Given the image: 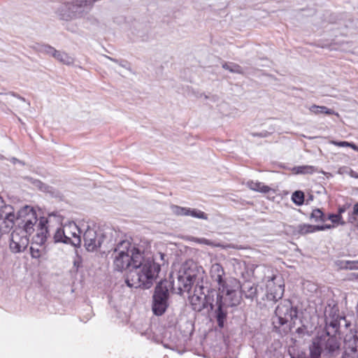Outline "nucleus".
Segmentation results:
<instances>
[{
    "label": "nucleus",
    "instance_id": "nucleus-1",
    "mask_svg": "<svg viewBox=\"0 0 358 358\" xmlns=\"http://www.w3.org/2000/svg\"><path fill=\"white\" fill-rule=\"evenodd\" d=\"M112 257L115 268H161L166 264L164 253L152 255L149 251H141L129 240L120 241Z\"/></svg>",
    "mask_w": 358,
    "mask_h": 358
},
{
    "label": "nucleus",
    "instance_id": "nucleus-2",
    "mask_svg": "<svg viewBox=\"0 0 358 358\" xmlns=\"http://www.w3.org/2000/svg\"><path fill=\"white\" fill-rule=\"evenodd\" d=\"M38 219L33 208L26 206L17 213L16 228L10 235V249L14 253L23 252L29 244L28 236L34 231Z\"/></svg>",
    "mask_w": 358,
    "mask_h": 358
},
{
    "label": "nucleus",
    "instance_id": "nucleus-3",
    "mask_svg": "<svg viewBox=\"0 0 358 358\" xmlns=\"http://www.w3.org/2000/svg\"><path fill=\"white\" fill-rule=\"evenodd\" d=\"M218 272L216 281L217 282L220 287L219 289H222V293L225 294V301L228 299H230V302L227 304L223 301V296L222 295H217L215 306L216 309L215 310V317L217 322V324L220 327H224V321L227 319V308L229 306H233L236 305L239 302L238 297L236 296V289L239 287L238 283L234 280V285L231 288L228 287V284L226 283V281L223 279L222 274L220 273L221 271L222 273H224V270H217Z\"/></svg>",
    "mask_w": 358,
    "mask_h": 358
},
{
    "label": "nucleus",
    "instance_id": "nucleus-4",
    "mask_svg": "<svg viewBox=\"0 0 358 358\" xmlns=\"http://www.w3.org/2000/svg\"><path fill=\"white\" fill-rule=\"evenodd\" d=\"M161 270H129L125 282L129 287L148 289Z\"/></svg>",
    "mask_w": 358,
    "mask_h": 358
},
{
    "label": "nucleus",
    "instance_id": "nucleus-5",
    "mask_svg": "<svg viewBox=\"0 0 358 358\" xmlns=\"http://www.w3.org/2000/svg\"><path fill=\"white\" fill-rule=\"evenodd\" d=\"M189 270L171 271L169 274L170 284L173 289H178L177 293L182 294L183 292L190 293L192 287L194 285L196 278L194 273H190Z\"/></svg>",
    "mask_w": 358,
    "mask_h": 358
},
{
    "label": "nucleus",
    "instance_id": "nucleus-6",
    "mask_svg": "<svg viewBox=\"0 0 358 358\" xmlns=\"http://www.w3.org/2000/svg\"><path fill=\"white\" fill-rule=\"evenodd\" d=\"M169 287V282L165 280H161L155 289L152 309L155 315H163L168 307Z\"/></svg>",
    "mask_w": 358,
    "mask_h": 358
},
{
    "label": "nucleus",
    "instance_id": "nucleus-7",
    "mask_svg": "<svg viewBox=\"0 0 358 358\" xmlns=\"http://www.w3.org/2000/svg\"><path fill=\"white\" fill-rule=\"evenodd\" d=\"M312 346L317 348L320 353L323 351L330 357L336 356L340 352L339 341L336 336L331 335L329 330L318 336Z\"/></svg>",
    "mask_w": 358,
    "mask_h": 358
},
{
    "label": "nucleus",
    "instance_id": "nucleus-8",
    "mask_svg": "<svg viewBox=\"0 0 358 358\" xmlns=\"http://www.w3.org/2000/svg\"><path fill=\"white\" fill-rule=\"evenodd\" d=\"M49 222L50 221L44 217H41L39 220L38 227L40 228V232L38 233V236L41 237V241H45L48 236H50L51 233H52L55 243H69V238L66 236L64 226L63 227H59L53 229L49 224Z\"/></svg>",
    "mask_w": 358,
    "mask_h": 358
},
{
    "label": "nucleus",
    "instance_id": "nucleus-9",
    "mask_svg": "<svg viewBox=\"0 0 358 358\" xmlns=\"http://www.w3.org/2000/svg\"><path fill=\"white\" fill-rule=\"evenodd\" d=\"M297 313L296 308L293 307L291 301L284 300L275 308L273 323L282 326L289 322H294L297 318Z\"/></svg>",
    "mask_w": 358,
    "mask_h": 358
},
{
    "label": "nucleus",
    "instance_id": "nucleus-10",
    "mask_svg": "<svg viewBox=\"0 0 358 358\" xmlns=\"http://www.w3.org/2000/svg\"><path fill=\"white\" fill-rule=\"evenodd\" d=\"M17 217L13 213V207L10 205H5L1 197H0V229L1 234L8 232L15 224L17 225Z\"/></svg>",
    "mask_w": 358,
    "mask_h": 358
},
{
    "label": "nucleus",
    "instance_id": "nucleus-11",
    "mask_svg": "<svg viewBox=\"0 0 358 358\" xmlns=\"http://www.w3.org/2000/svg\"><path fill=\"white\" fill-rule=\"evenodd\" d=\"M203 287L202 285H195V292H199V294H192V291L188 293V299L196 311H201L204 308H207L208 306L213 309L214 305L210 301V297L206 295L203 292Z\"/></svg>",
    "mask_w": 358,
    "mask_h": 358
},
{
    "label": "nucleus",
    "instance_id": "nucleus-12",
    "mask_svg": "<svg viewBox=\"0 0 358 358\" xmlns=\"http://www.w3.org/2000/svg\"><path fill=\"white\" fill-rule=\"evenodd\" d=\"M85 246L87 251L93 252L100 248L107 235L101 231H96L92 228L88 227L83 234Z\"/></svg>",
    "mask_w": 358,
    "mask_h": 358
},
{
    "label": "nucleus",
    "instance_id": "nucleus-13",
    "mask_svg": "<svg viewBox=\"0 0 358 358\" xmlns=\"http://www.w3.org/2000/svg\"><path fill=\"white\" fill-rule=\"evenodd\" d=\"M265 279L267 282L266 287L270 289V292L267 294V298L269 300L277 301L282 298L284 293L281 278L273 274L266 276Z\"/></svg>",
    "mask_w": 358,
    "mask_h": 358
},
{
    "label": "nucleus",
    "instance_id": "nucleus-14",
    "mask_svg": "<svg viewBox=\"0 0 358 358\" xmlns=\"http://www.w3.org/2000/svg\"><path fill=\"white\" fill-rule=\"evenodd\" d=\"M234 279H232L230 280L231 285H229L228 282V287L231 288L234 285ZM235 280L238 283L239 287L236 289V292L237 293V290L241 288V293L244 295V296L246 299H248L251 301L257 300V295L259 291V289L258 287V285L252 283L250 282H245L243 283L241 285H240V283L238 281H237L236 279ZM238 297V296L236 295Z\"/></svg>",
    "mask_w": 358,
    "mask_h": 358
},
{
    "label": "nucleus",
    "instance_id": "nucleus-15",
    "mask_svg": "<svg viewBox=\"0 0 358 358\" xmlns=\"http://www.w3.org/2000/svg\"><path fill=\"white\" fill-rule=\"evenodd\" d=\"M64 230L66 236L69 238V243L75 246L80 244V229L74 222H71L69 224L64 225Z\"/></svg>",
    "mask_w": 358,
    "mask_h": 358
},
{
    "label": "nucleus",
    "instance_id": "nucleus-16",
    "mask_svg": "<svg viewBox=\"0 0 358 358\" xmlns=\"http://www.w3.org/2000/svg\"><path fill=\"white\" fill-rule=\"evenodd\" d=\"M341 320L345 322L344 317L338 318V317H337L336 318L333 317L330 319L328 317H326V327L323 333H326L327 330H329L331 335L336 336V333L338 331Z\"/></svg>",
    "mask_w": 358,
    "mask_h": 358
},
{
    "label": "nucleus",
    "instance_id": "nucleus-17",
    "mask_svg": "<svg viewBox=\"0 0 358 358\" xmlns=\"http://www.w3.org/2000/svg\"><path fill=\"white\" fill-rule=\"evenodd\" d=\"M247 186L253 191L262 193H267L271 190L270 187L258 181L250 180L247 182Z\"/></svg>",
    "mask_w": 358,
    "mask_h": 358
},
{
    "label": "nucleus",
    "instance_id": "nucleus-18",
    "mask_svg": "<svg viewBox=\"0 0 358 358\" xmlns=\"http://www.w3.org/2000/svg\"><path fill=\"white\" fill-rule=\"evenodd\" d=\"M316 231V226L309 224H300L295 227L294 233L299 235H306L314 233Z\"/></svg>",
    "mask_w": 358,
    "mask_h": 358
},
{
    "label": "nucleus",
    "instance_id": "nucleus-19",
    "mask_svg": "<svg viewBox=\"0 0 358 358\" xmlns=\"http://www.w3.org/2000/svg\"><path fill=\"white\" fill-rule=\"evenodd\" d=\"M345 345L351 352H358V337L357 335L352 336L349 340L345 339Z\"/></svg>",
    "mask_w": 358,
    "mask_h": 358
},
{
    "label": "nucleus",
    "instance_id": "nucleus-20",
    "mask_svg": "<svg viewBox=\"0 0 358 358\" xmlns=\"http://www.w3.org/2000/svg\"><path fill=\"white\" fill-rule=\"evenodd\" d=\"M53 57L60 62L66 65H70L73 63V59L64 52L56 50Z\"/></svg>",
    "mask_w": 358,
    "mask_h": 358
},
{
    "label": "nucleus",
    "instance_id": "nucleus-21",
    "mask_svg": "<svg viewBox=\"0 0 358 358\" xmlns=\"http://www.w3.org/2000/svg\"><path fill=\"white\" fill-rule=\"evenodd\" d=\"M187 240L189 241H192L199 244H204L207 245H210L212 247H222L220 243H215L214 242L206 239L205 238H197L194 236H189L187 237Z\"/></svg>",
    "mask_w": 358,
    "mask_h": 358
},
{
    "label": "nucleus",
    "instance_id": "nucleus-22",
    "mask_svg": "<svg viewBox=\"0 0 358 358\" xmlns=\"http://www.w3.org/2000/svg\"><path fill=\"white\" fill-rule=\"evenodd\" d=\"M309 110L310 112H312L314 114H327V115H332L334 113V111L332 109H329L326 106H319L316 105H313L309 108Z\"/></svg>",
    "mask_w": 358,
    "mask_h": 358
},
{
    "label": "nucleus",
    "instance_id": "nucleus-23",
    "mask_svg": "<svg viewBox=\"0 0 358 358\" xmlns=\"http://www.w3.org/2000/svg\"><path fill=\"white\" fill-rule=\"evenodd\" d=\"M294 170L297 174H312L316 171V168L313 166H299L294 167Z\"/></svg>",
    "mask_w": 358,
    "mask_h": 358
},
{
    "label": "nucleus",
    "instance_id": "nucleus-24",
    "mask_svg": "<svg viewBox=\"0 0 358 358\" xmlns=\"http://www.w3.org/2000/svg\"><path fill=\"white\" fill-rule=\"evenodd\" d=\"M222 67L231 73H243V69L238 64L234 63H224L222 64Z\"/></svg>",
    "mask_w": 358,
    "mask_h": 358
},
{
    "label": "nucleus",
    "instance_id": "nucleus-25",
    "mask_svg": "<svg viewBox=\"0 0 358 358\" xmlns=\"http://www.w3.org/2000/svg\"><path fill=\"white\" fill-rule=\"evenodd\" d=\"M310 218L315 222H324L326 220L323 212L319 208L314 209L312 211Z\"/></svg>",
    "mask_w": 358,
    "mask_h": 358
},
{
    "label": "nucleus",
    "instance_id": "nucleus-26",
    "mask_svg": "<svg viewBox=\"0 0 358 358\" xmlns=\"http://www.w3.org/2000/svg\"><path fill=\"white\" fill-rule=\"evenodd\" d=\"M292 201L297 206H301L304 201V194L301 191H295L292 196Z\"/></svg>",
    "mask_w": 358,
    "mask_h": 358
},
{
    "label": "nucleus",
    "instance_id": "nucleus-27",
    "mask_svg": "<svg viewBox=\"0 0 358 358\" xmlns=\"http://www.w3.org/2000/svg\"><path fill=\"white\" fill-rule=\"evenodd\" d=\"M187 215L192 216L193 217L199 218V219L208 220V216L204 212H203L200 210L195 209V208H193V209L189 208V212L187 213Z\"/></svg>",
    "mask_w": 358,
    "mask_h": 358
},
{
    "label": "nucleus",
    "instance_id": "nucleus-28",
    "mask_svg": "<svg viewBox=\"0 0 358 358\" xmlns=\"http://www.w3.org/2000/svg\"><path fill=\"white\" fill-rule=\"evenodd\" d=\"M172 210L177 215H187L189 208H184L178 206H172Z\"/></svg>",
    "mask_w": 358,
    "mask_h": 358
},
{
    "label": "nucleus",
    "instance_id": "nucleus-29",
    "mask_svg": "<svg viewBox=\"0 0 358 358\" xmlns=\"http://www.w3.org/2000/svg\"><path fill=\"white\" fill-rule=\"evenodd\" d=\"M328 220H331L334 224H340L343 225L345 222L342 221V216L338 214H329Z\"/></svg>",
    "mask_w": 358,
    "mask_h": 358
},
{
    "label": "nucleus",
    "instance_id": "nucleus-30",
    "mask_svg": "<svg viewBox=\"0 0 358 358\" xmlns=\"http://www.w3.org/2000/svg\"><path fill=\"white\" fill-rule=\"evenodd\" d=\"M30 182L33 185V186L38 188L41 191H46L48 189V187L38 180L31 178Z\"/></svg>",
    "mask_w": 358,
    "mask_h": 358
},
{
    "label": "nucleus",
    "instance_id": "nucleus-31",
    "mask_svg": "<svg viewBox=\"0 0 358 358\" xmlns=\"http://www.w3.org/2000/svg\"><path fill=\"white\" fill-rule=\"evenodd\" d=\"M309 356L306 358H320L321 354L317 348L313 347L312 345L309 348Z\"/></svg>",
    "mask_w": 358,
    "mask_h": 358
},
{
    "label": "nucleus",
    "instance_id": "nucleus-32",
    "mask_svg": "<svg viewBox=\"0 0 358 358\" xmlns=\"http://www.w3.org/2000/svg\"><path fill=\"white\" fill-rule=\"evenodd\" d=\"M57 50H55L53 47L48 45H42L40 48V51L50 55L52 56L54 55Z\"/></svg>",
    "mask_w": 358,
    "mask_h": 358
},
{
    "label": "nucleus",
    "instance_id": "nucleus-33",
    "mask_svg": "<svg viewBox=\"0 0 358 358\" xmlns=\"http://www.w3.org/2000/svg\"><path fill=\"white\" fill-rule=\"evenodd\" d=\"M120 66L127 69V70H130V65L129 64L125 61V60H119L118 63H117Z\"/></svg>",
    "mask_w": 358,
    "mask_h": 358
},
{
    "label": "nucleus",
    "instance_id": "nucleus-34",
    "mask_svg": "<svg viewBox=\"0 0 358 358\" xmlns=\"http://www.w3.org/2000/svg\"><path fill=\"white\" fill-rule=\"evenodd\" d=\"M331 143L339 147H348L349 142L347 141H331Z\"/></svg>",
    "mask_w": 358,
    "mask_h": 358
},
{
    "label": "nucleus",
    "instance_id": "nucleus-35",
    "mask_svg": "<svg viewBox=\"0 0 358 358\" xmlns=\"http://www.w3.org/2000/svg\"><path fill=\"white\" fill-rule=\"evenodd\" d=\"M333 226L331 224H325V225H320V226H316V231H324L325 229H331Z\"/></svg>",
    "mask_w": 358,
    "mask_h": 358
},
{
    "label": "nucleus",
    "instance_id": "nucleus-36",
    "mask_svg": "<svg viewBox=\"0 0 358 358\" xmlns=\"http://www.w3.org/2000/svg\"><path fill=\"white\" fill-rule=\"evenodd\" d=\"M67 29L71 32H76L78 30V27L73 26L71 23H70L67 25Z\"/></svg>",
    "mask_w": 358,
    "mask_h": 358
},
{
    "label": "nucleus",
    "instance_id": "nucleus-37",
    "mask_svg": "<svg viewBox=\"0 0 358 358\" xmlns=\"http://www.w3.org/2000/svg\"><path fill=\"white\" fill-rule=\"evenodd\" d=\"M352 213L355 215H358V203L355 204V206L353 207V213Z\"/></svg>",
    "mask_w": 358,
    "mask_h": 358
},
{
    "label": "nucleus",
    "instance_id": "nucleus-38",
    "mask_svg": "<svg viewBox=\"0 0 358 358\" xmlns=\"http://www.w3.org/2000/svg\"><path fill=\"white\" fill-rule=\"evenodd\" d=\"M345 210H346L345 206L340 207V208H338V215H341V214H342V213H343L345 211Z\"/></svg>",
    "mask_w": 358,
    "mask_h": 358
},
{
    "label": "nucleus",
    "instance_id": "nucleus-39",
    "mask_svg": "<svg viewBox=\"0 0 358 358\" xmlns=\"http://www.w3.org/2000/svg\"><path fill=\"white\" fill-rule=\"evenodd\" d=\"M350 176L355 178H358V173L355 172L354 171L351 170L350 173Z\"/></svg>",
    "mask_w": 358,
    "mask_h": 358
},
{
    "label": "nucleus",
    "instance_id": "nucleus-40",
    "mask_svg": "<svg viewBox=\"0 0 358 358\" xmlns=\"http://www.w3.org/2000/svg\"><path fill=\"white\" fill-rule=\"evenodd\" d=\"M340 268H350V269H352V268H357L355 266H352V265H350V266H347V265H345V266H341Z\"/></svg>",
    "mask_w": 358,
    "mask_h": 358
},
{
    "label": "nucleus",
    "instance_id": "nucleus-41",
    "mask_svg": "<svg viewBox=\"0 0 358 358\" xmlns=\"http://www.w3.org/2000/svg\"><path fill=\"white\" fill-rule=\"evenodd\" d=\"M348 147L352 148L354 150H358V148L357 147V145L352 143H349V145Z\"/></svg>",
    "mask_w": 358,
    "mask_h": 358
},
{
    "label": "nucleus",
    "instance_id": "nucleus-42",
    "mask_svg": "<svg viewBox=\"0 0 358 358\" xmlns=\"http://www.w3.org/2000/svg\"><path fill=\"white\" fill-rule=\"evenodd\" d=\"M106 57L107 59H110V61H113V62H115V63H117H117H118V62H119V60H117V59H115V58H113V57H108V56H106Z\"/></svg>",
    "mask_w": 358,
    "mask_h": 358
},
{
    "label": "nucleus",
    "instance_id": "nucleus-43",
    "mask_svg": "<svg viewBox=\"0 0 358 358\" xmlns=\"http://www.w3.org/2000/svg\"><path fill=\"white\" fill-rule=\"evenodd\" d=\"M307 286H311V289H316L315 286L313 284H311L310 282H306Z\"/></svg>",
    "mask_w": 358,
    "mask_h": 358
},
{
    "label": "nucleus",
    "instance_id": "nucleus-44",
    "mask_svg": "<svg viewBox=\"0 0 358 358\" xmlns=\"http://www.w3.org/2000/svg\"><path fill=\"white\" fill-rule=\"evenodd\" d=\"M303 329L302 328H301V327H299V328H298V329H296V332H297L298 334H302V333H303Z\"/></svg>",
    "mask_w": 358,
    "mask_h": 358
},
{
    "label": "nucleus",
    "instance_id": "nucleus-45",
    "mask_svg": "<svg viewBox=\"0 0 358 358\" xmlns=\"http://www.w3.org/2000/svg\"><path fill=\"white\" fill-rule=\"evenodd\" d=\"M74 265H75L76 266H77V268H78V267L80 266V265H79V264L78 263V262H77V261H74Z\"/></svg>",
    "mask_w": 358,
    "mask_h": 358
},
{
    "label": "nucleus",
    "instance_id": "nucleus-46",
    "mask_svg": "<svg viewBox=\"0 0 358 358\" xmlns=\"http://www.w3.org/2000/svg\"><path fill=\"white\" fill-rule=\"evenodd\" d=\"M210 99L215 101L216 100V96H212L210 97Z\"/></svg>",
    "mask_w": 358,
    "mask_h": 358
},
{
    "label": "nucleus",
    "instance_id": "nucleus-47",
    "mask_svg": "<svg viewBox=\"0 0 358 358\" xmlns=\"http://www.w3.org/2000/svg\"><path fill=\"white\" fill-rule=\"evenodd\" d=\"M253 136H263L262 134H254Z\"/></svg>",
    "mask_w": 358,
    "mask_h": 358
},
{
    "label": "nucleus",
    "instance_id": "nucleus-48",
    "mask_svg": "<svg viewBox=\"0 0 358 358\" xmlns=\"http://www.w3.org/2000/svg\"><path fill=\"white\" fill-rule=\"evenodd\" d=\"M18 98H19L20 100H22V101H24V102L25 101V99H24V98L20 97V96H18Z\"/></svg>",
    "mask_w": 358,
    "mask_h": 358
},
{
    "label": "nucleus",
    "instance_id": "nucleus-49",
    "mask_svg": "<svg viewBox=\"0 0 358 358\" xmlns=\"http://www.w3.org/2000/svg\"><path fill=\"white\" fill-rule=\"evenodd\" d=\"M192 294H199V292H195V289H194V291L192 292Z\"/></svg>",
    "mask_w": 358,
    "mask_h": 358
},
{
    "label": "nucleus",
    "instance_id": "nucleus-50",
    "mask_svg": "<svg viewBox=\"0 0 358 358\" xmlns=\"http://www.w3.org/2000/svg\"><path fill=\"white\" fill-rule=\"evenodd\" d=\"M204 96H205V99H210V97L208 96H207V95H205Z\"/></svg>",
    "mask_w": 358,
    "mask_h": 358
},
{
    "label": "nucleus",
    "instance_id": "nucleus-51",
    "mask_svg": "<svg viewBox=\"0 0 358 358\" xmlns=\"http://www.w3.org/2000/svg\"><path fill=\"white\" fill-rule=\"evenodd\" d=\"M35 255H36V253H34H34H32V256H33V257H36Z\"/></svg>",
    "mask_w": 358,
    "mask_h": 358
},
{
    "label": "nucleus",
    "instance_id": "nucleus-52",
    "mask_svg": "<svg viewBox=\"0 0 358 358\" xmlns=\"http://www.w3.org/2000/svg\"><path fill=\"white\" fill-rule=\"evenodd\" d=\"M35 255H36V253H34H34H32V256H33V257H36Z\"/></svg>",
    "mask_w": 358,
    "mask_h": 358
},
{
    "label": "nucleus",
    "instance_id": "nucleus-53",
    "mask_svg": "<svg viewBox=\"0 0 358 358\" xmlns=\"http://www.w3.org/2000/svg\"><path fill=\"white\" fill-rule=\"evenodd\" d=\"M357 279H358V276H357Z\"/></svg>",
    "mask_w": 358,
    "mask_h": 358
}]
</instances>
